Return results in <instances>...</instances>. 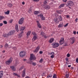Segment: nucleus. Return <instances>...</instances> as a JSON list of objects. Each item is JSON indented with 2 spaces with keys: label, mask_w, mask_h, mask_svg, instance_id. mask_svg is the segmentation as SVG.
I'll use <instances>...</instances> for the list:
<instances>
[{
  "label": "nucleus",
  "mask_w": 78,
  "mask_h": 78,
  "mask_svg": "<svg viewBox=\"0 0 78 78\" xmlns=\"http://www.w3.org/2000/svg\"><path fill=\"white\" fill-rule=\"evenodd\" d=\"M48 0H47L44 2V4H45V7H44V8H45V9H49L50 8V7L49 6V5H46V4H47L48 3Z\"/></svg>",
  "instance_id": "1"
},
{
  "label": "nucleus",
  "mask_w": 78,
  "mask_h": 78,
  "mask_svg": "<svg viewBox=\"0 0 78 78\" xmlns=\"http://www.w3.org/2000/svg\"><path fill=\"white\" fill-rule=\"evenodd\" d=\"M12 61H13V59L12 57H10L9 60L6 61L5 63L7 65H9L12 62Z\"/></svg>",
  "instance_id": "2"
},
{
  "label": "nucleus",
  "mask_w": 78,
  "mask_h": 78,
  "mask_svg": "<svg viewBox=\"0 0 78 78\" xmlns=\"http://www.w3.org/2000/svg\"><path fill=\"white\" fill-rule=\"evenodd\" d=\"M33 35H34V37L32 39V41H35V40H36L37 39V34L35 32H33L32 33Z\"/></svg>",
  "instance_id": "3"
},
{
  "label": "nucleus",
  "mask_w": 78,
  "mask_h": 78,
  "mask_svg": "<svg viewBox=\"0 0 78 78\" xmlns=\"http://www.w3.org/2000/svg\"><path fill=\"white\" fill-rule=\"evenodd\" d=\"M52 45L53 48H56L59 46V44L58 43L54 42L52 44Z\"/></svg>",
  "instance_id": "4"
},
{
  "label": "nucleus",
  "mask_w": 78,
  "mask_h": 78,
  "mask_svg": "<svg viewBox=\"0 0 78 78\" xmlns=\"http://www.w3.org/2000/svg\"><path fill=\"white\" fill-rule=\"evenodd\" d=\"M36 58L33 54H30V60L31 61L32 60H36Z\"/></svg>",
  "instance_id": "5"
},
{
  "label": "nucleus",
  "mask_w": 78,
  "mask_h": 78,
  "mask_svg": "<svg viewBox=\"0 0 78 78\" xmlns=\"http://www.w3.org/2000/svg\"><path fill=\"white\" fill-rule=\"evenodd\" d=\"M69 40L70 41V44H73L75 42V38L74 37L70 38Z\"/></svg>",
  "instance_id": "6"
},
{
  "label": "nucleus",
  "mask_w": 78,
  "mask_h": 78,
  "mask_svg": "<svg viewBox=\"0 0 78 78\" xmlns=\"http://www.w3.org/2000/svg\"><path fill=\"white\" fill-rule=\"evenodd\" d=\"M24 22V18H21L20 19V20L19 22V24H20V25H22V24H23V23Z\"/></svg>",
  "instance_id": "7"
},
{
  "label": "nucleus",
  "mask_w": 78,
  "mask_h": 78,
  "mask_svg": "<svg viewBox=\"0 0 78 78\" xmlns=\"http://www.w3.org/2000/svg\"><path fill=\"white\" fill-rule=\"evenodd\" d=\"M38 16H40L42 20H45V16H44V15L42 14H41L39 15H38Z\"/></svg>",
  "instance_id": "8"
},
{
  "label": "nucleus",
  "mask_w": 78,
  "mask_h": 78,
  "mask_svg": "<svg viewBox=\"0 0 78 78\" xmlns=\"http://www.w3.org/2000/svg\"><path fill=\"white\" fill-rule=\"evenodd\" d=\"M25 55V52L24 51H21L20 53V57H23Z\"/></svg>",
  "instance_id": "9"
},
{
  "label": "nucleus",
  "mask_w": 78,
  "mask_h": 78,
  "mask_svg": "<svg viewBox=\"0 0 78 78\" xmlns=\"http://www.w3.org/2000/svg\"><path fill=\"white\" fill-rule=\"evenodd\" d=\"M68 4L69 6H73L74 3L72 1H69L68 2Z\"/></svg>",
  "instance_id": "10"
},
{
  "label": "nucleus",
  "mask_w": 78,
  "mask_h": 78,
  "mask_svg": "<svg viewBox=\"0 0 78 78\" xmlns=\"http://www.w3.org/2000/svg\"><path fill=\"white\" fill-rule=\"evenodd\" d=\"M26 72V69L25 68L22 71V77H24L25 76Z\"/></svg>",
  "instance_id": "11"
},
{
  "label": "nucleus",
  "mask_w": 78,
  "mask_h": 78,
  "mask_svg": "<svg viewBox=\"0 0 78 78\" xmlns=\"http://www.w3.org/2000/svg\"><path fill=\"white\" fill-rule=\"evenodd\" d=\"M14 33H15V31L14 30L11 31L7 35L8 36H11V35H12V34H14Z\"/></svg>",
  "instance_id": "12"
},
{
  "label": "nucleus",
  "mask_w": 78,
  "mask_h": 78,
  "mask_svg": "<svg viewBox=\"0 0 78 78\" xmlns=\"http://www.w3.org/2000/svg\"><path fill=\"white\" fill-rule=\"evenodd\" d=\"M64 38L62 37L61 38V39L60 40V41H59L60 44L61 45H62L63 44V43H64Z\"/></svg>",
  "instance_id": "13"
},
{
  "label": "nucleus",
  "mask_w": 78,
  "mask_h": 78,
  "mask_svg": "<svg viewBox=\"0 0 78 78\" xmlns=\"http://www.w3.org/2000/svg\"><path fill=\"white\" fill-rule=\"evenodd\" d=\"M39 49H40V47L38 46L37 47L36 49L34 51V52L35 53H37V52H38V51L39 50Z\"/></svg>",
  "instance_id": "14"
},
{
  "label": "nucleus",
  "mask_w": 78,
  "mask_h": 78,
  "mask_svg": "<svg viewBox=\"0 0 78 78\" xmlns=\"http://www.w3.org/2000/svg\"><path fill=\"white\" fill-rule=\"evenodd\" d=\"M10 67L11 69H12L13 71H16V68H15V66H11Z\"/></svg>",
  "instance_id": "15"
},
{
  "label": "nucleus",
  "mask_w": 78,
  "mask_h": 78,
  "mask_svg": "<svg viewBox=\"0 0 78 78\" xmlns=\"http://www.w3.org/2000/svg\"><path fill=\"white\" fill-rule=\"evenodd\" d=\"M37 25L38 27H39V28H41V24L39 23V22L37 21Z\"/></svg>",
  "instance_id": "16"
},
{
  "label": "nucleus",
  "mask_w": 78,
  "mask_h": 78,
  "mask_svg": "<svg viewBox=\"0 0 78 78\" xmlns=\"http://www.w3.org/2000/svg\"><path fill=\"white\" fill-rule=\"evenodd\" d=\"M19 26L18 24H16L15 26V29L16 30L17 32H18L19 31V28H18Z\"/></svg>",
  "instance_id": "17"
},
{
  "label": "nucleus",
  "mask_w": 78,
  "mask_h": 78,
  "mask_svg": "<svg viewBox=\"0 0 78 78\" xmlns=\"http://www.w3.org/2000/svg\"><path fill=\"white\" fill-rule=\"evenodd\" d=\"M3 71H1L0 72V78H2L3 76Z\"/></svg>",
  "instance_id": "18"
},
{
  "label": "nucleus",
  "mask_w": 78,
  "mask_h": 78,
  "mask_svg": "<svg viewBox=\"0 0 78 78\" xmlns=\"http://www.w3.org/2000/svg\"><path fill=\"white\" fill-rule=\"evenodd\" d=\"M7 6L9 8H12V5L11 3H9L7 5Z\"/></svg>",
  "instance_id": "19"
},
{
  "label": "nucleus",
  "mask_w": 78,
  "mask_h": 78,
  "mask_svg": "<svg viewBox=\"0 0 78 78\" xmlns=\"http://www.w3.org/2000/svg\"><path fill=\"white\" fill-rule=\"evenodd\" d=\"M65 5V4H63L60 5L58 9H60L61 8H62V7H64V5Z\"/></svg>",
  "instance_id": "20"
},
{
  "label": "nucleus",
  "mask_w": 78,
  "mask_h": 78,
  "mask_svg": "<svg viewBox=\"0 0 78 78\" xmlns=\"http://www.w3.org/2000/svg\"><path fill=\"white\" fill-rule=\"evenodd\" d=\"M23 32H22L20 33V34L19 35V38H20V37H22V36H23V34H23Z\"/></svg>",
  "instance_id": "21"
},
{
  "label": "nucleus",
  "mask_w": 78,
  "mask_h": 78,
  "mask_svg": "<svg viewBox=\"0 0 78 78\" xmlns=\"http://www.w3.org/2000/svg\"><path fill=\"white\" fill-rule=\"evenodd\" d=\"M31 32L30 31H29L26 34L27 37H28L30 35V34H31Z\"/></svg>",
  "instance_id": "22"
},
{
  "label": "nucleus",
  "mask_w": 78,
  "mask_h": 78,
  "mask_svg": "<svg viewBox=\"0 0 78 78\" xmlns=\"http://www.w3.org/2000/svg\"><path fill=\"white\" fill-rule=\"evenodd\" d=\"M53 41H54V38H51L49 41V43H52V42H53Z\"/></svg>",
  "instance_id": "23"
},
{
  "label": "nucleus",
  "mask_w": 78,
  "mask_h": 78,
  "mask_svg": "<svg viewBox=\"0 0 78 78\" xmlns=\"http://www.w3.org/2000/svg\"><path fill=\"white\" fill-rule=\"evenodd\" d=\"M25 29V27H21L20 28V31H23Z\"/></svg>",
  "instance_id": "24"
},
{
  "label": "nucleus",
  "mask_w": 78,
  "mask_h": 78,
  "mask_svg": "<svg viewBox=\"0 0 78 78\" xmlns=\"http://www.w3.org/2000/svg\"><path fill=\"white\" fill-rule=\"evenodd\" d=\"M39 13V11H35L34 12V14H35V15H37Z\"/></svg>",
  "instance_id": "25"
},
{
  "label": "nucleus",
  "mask_w": 78,
  "mask_h": 78,
  "mask_svg": "<svg viewBox=\"0 0 78 78\" xmlns=\"http://www.w3.org/2000/svg\"><path fill=\"white\" fill-rule=\"evenodd\" d=\"M66 78H69V73H67L66 75Z\"/></svg>",
  "instance_id": "26"
},
{
  "label": "nucleus",
  "mask_w": 78,
  "mask_h": 78,
  "mask_svg": "<svg viewBox=\"0 0 78 78\" xmlns=\"http://www.w3.org/2000/svg\"><path fill=\"white\" fill-rule=\"evenodd\" d=\"M63 27V24H60L58 26V28H61Z\"/></svg>",
  "instance_id": "27"
},
{
  "label": "nucleus",
  "mask_w": 78,
  "mask_h": 78,
  "mask_svg": "<svg viewBox=\"0 0 78 78\" xmlns=\"http://www.w3.org/2000/svg\"><path fill=\"white\" fill-rule=\"evenodd\" d=\"M4 13L5 14H9V11H8L6 12H5Z\"/></svg>",
  "instance_id": "28"
},
{
  "label": "nucleus",
  "mask_w": 78,
  "mask_h": 78,
  "mask_svg": "<svg viewBox=\"0 0 78 78\" xmlns=\"http://www.w3.org/2000/svg\"><path fill=\"white\" fill-rule=\"evenodd\" d=\"M50 77H52V74H50V75H48L47 76V78H50Z\"/></svg>",
  "instance_id": "29"
},
{
  "label": "nucleus",
  "mask_w": 78,
  "mask_h": 78,
  "mask_svg": "<svg viewBox=\"0 0 78 78\" xmlns=\"http://www.w3.org/2000/svg\"><path fill=\"white\" fill-rule=\"evenodd\" d=\"M59 18L60 21H61L62 20V17H61V16H59Z\"/></svg>",
  "instance_id": "30"
},
{
  "label": "nucleus",
  "mask_w": 78,
  "mask_h": 78,
  "mask_svg": "<svg viewBox=\"0 0 78 78\" xmlns=\"http://www.w3.org/2000/svg\"><path fill=\"white\" fill-rule=\"evenodd\" d=\"M5 17L4 16H0V20H2V19H4Z\"/></svg>",
  "instance_id": "31"
},
{
  "label": "nucleus",
  "mask_w": 78,
  "mask_h": 78,
  "mask_svg": "<svg viewBox=\"0 0 78 78\" xmlns=\"http://www.w3.org/2000/svg\"><path fill=\"white\" fill-rule=\"evenodd\" d=\"M5 47L6 48L7 47H8V44H6L5 46Z\"/></svg>",
  "instance_id": "32"
},
{
  "label": "nucleus",
  "mask_w": 78,
  "mask_h": 78,
  "mask_svg": "<svg viewBox=\"0 0 78 78\" xmlns=\"http://www.w3.org/2000/svg\"><path fill=\"white\" fill-rule=\"evenodd\" d=\"M41 36H44V33L43 32H41Z\"/></svg>",
  "instance_id": "33"
},
{
  "label": "nucleus",
  "mask_w": 78,
  "mask_h": 78,
  "mask_svg": "<svg viewBox=\"0 0 78 78\" xmlns=\"http://www.w3.org/2000/svg\"><path fill=\"white\" fill-rule=\"evenodd\" d=\"M58 20V19L56 18L54 19V21L55 22H57V21Z\"/></svg>",
  "instance_id": "34"
},
{
  "label": "nucleus",
  "mask_w": 78,
  "mask_h": 78,
  "mask_svg": "<svg viewBox=\"0 0 78 78\" xmlns=\"http://www.w3.org/2000/svg\"><path fill=\"white\" fill-rule=\"evenodd\" d=\"M13 75H14V76H17V73H13Z\"/></svg>",
  "instance_id": "35"
},
{
  "label": "nucleus",
  "mask_w": 78,
  "mask_h": 78,
  "mask_svg": "<svg viewBox=\"0 0 78 78\" xmlns=\"http://www.w3.org/2000/svg\"><path fill=\"white\" fill-rule=\"evenodd\" d=\"M27 63H28V64H31V63L30 62V60H27Z\"/></svg>",
  "instance_id": "36"
},
{
  "label": "nucleus",
  "mask_w": 78,
  "mask_h": 78,
  "mask_svg": "<svg viewBox=\"0 0 78 78\" xmlns=\"http://www.w3.org/2000/svg\"><path fill=\"white\" fill-rule=\"evenodd\" d=\"M23 68V66H22L19 69L20 70H22Z\"/></svg>",
  "instance_id": "37"
},
{
  "label": "nucleus",
  "mask_w": 78,
  "mask_h": 78,
  "mask_svg": "<svg viewBox=\"0 0 78 78\" xmlns=\"http://www.w3.org/2000/svg\"><path fill=\"white\" fill-rule=\"evenodd\" d=\"M3 23L4 24H7V21H3Z\"/></svg>",
  "instance_id": "38"
},
{
  "label": "nucleus",
  "mask_w": 78,
  "mask_h": 78,
  "mask_svg": "<svg viewBox=\"0 0 78 78\" xmlns=\"http://www.w3.org/2000/svg\"><path fill=\"white\" fill-rule=\"evenodd\" d=\"M3 36L4 37H7V34H5L3 35Z\"/></svg>",
  "instance_id": "39"
},
{
  "label": "nucleus",
  "mask_w": 78,
  "mask_h": 78,
  "mask_svg": "<svg viewBox=\"0 0 78 78\" xmlns=\"http://www.w3.org/2000/svg\"><path fill=\"white\" fill-rule=\"evenodd\" d=\"M42 61H43V59L42 58L40 60L39 62H42Z\"/></svg>",
  "instance_id": "40"
},
{
  "label": "nucleus",
  "mask_w": 78,
  "mask_h": 78,
  "mask_svg": "<svg viewBox=\"0 0 78 78\" xmlns=\"http://www.w3.org/2000/svg\"><path fill=\"white\" fill-rule=\"evenodd\" d=\"M50 55H55V52H52L51 53Z\"/></svg>",
  "instance_id": "41"
},
{
  "label": "nucleus",
  "mask_w": 78,
  "mask_h": 78,
  "mask_svg": "<svg viewBox=\"0 0 78 78\" xmlns=\"http://www.w3.org/2000/svg\"><path fill=\"white\" fill-rule=\"evenodd\" d=\"M36 63H35V62H33L32 63V65H33V66H36Z\"/></svg>",
  "instance_id": "42"
},
{
  "label": "nucleus",
  "mask_w": 78,
  "mask_h": 78,
  "mask_svg": "<svg viewBox=\"0 0 78 78\" xmlns=\"http://www.w3.org/2000/svg\"><path fill=\"white\" fill-rule=\"evenodd\" d=\"M68 25H69V23H67L66 24H65L64 25V27H67Z\"/></svg>",
  "instance_id": "43"
},
{
  "label": "nucleus",
  "mask_w": 78,
  "mask_h": 78,
  "mask_svg": "<svg viewBox=\"0 0 78 78\" xmlns=\"http://www.w3.org/2000/svg\"><path fill=\"white\" fill-rule=\"evenodd\" d=\"M67 57H68V58L70 56V54L68 53L67 55Z\"/></svg>",
  "instance_id": "44"
},
{
  "label": "nucleus",
  "mask_w": 78,
  "mask_h": 78,
  "mask_svg": "<svg viewBox=\"0 0 78 78\" xmlns=\"http://www.w3.org/2000/svg\"><path fill=\"white\" fill-rule=\"evenodd\" d=\"M65 60L66 61H68V60H69V58H66Z\"/></svg>",
  "instance_id": "45"
},
{
  "label": "nucleus",
  "mask_w": 78,
  "mask_h": 78,
  "mask_svg": "<svg viewBox=\"0 0 78 78\" xmlns=\"http://www.w3.org/2000/svg\"><path fill=\"white\" fill-rule=\"evenodd\" d=\"M12 21H13V20H9L10 23H12Z\"/></svg>",
  "instance_id": "46"
},
{
  "label": "nucleus",
  "mask_w": 78,
  "mask_h": 78,
  "mask_svg": "<svg viewBox=\"0 0 78 78\" xmlns=\"http://www.w3.org/2000/svg\"><path fill=\"white\" fill-rule=\"evenodd\" d=\"M13 49L14 50H16V49H17V48L16 47H14L13 48Z\"/></svg>",
  "instance_id": "47"
},
{
  "label": "nucleus",
  "mask_w": 78,
  "mask_h": 78,
  "mask_svg": "<svg viewBox=\"0 0 78 78\" xmlns=\"http://www.w3.org/2000/svg\"><path fill=\"white\" fill-rule=\"evenodd\" d=\"M76 62L77 63H78V58H77L76 60Z\"/></svg>",
  "instance_id": "48"
},
{
  "label": "nucleus",
  "mask_w": 78,
  "mask_h": 78,
  "mask_svg": "<svg viewBox=\"0 0 78 78\" xmlns=\"http://www.w3.org/2000/svg\"><path fill=\"white\" fill-rule=\"evenodd\" d=\"M39 53L40 54H42V53H43V51H40L39 52Z\"/></svg>",
  "instance_id": "49"
},
{
  "label": "nucleus",
  "mask_w": 78,
  "mask_h": 78,
  "mask_svg": "<svg viewBox=\"0 0 78 78\" xmlns=\"http://www.w3.org/2000/svg\"><path fill=\"white\" fill-rule=\"evenodd\" d=\"M54 57V55H52L51 56V58H53Z\"/></svg>",
  "instance_id": "50"
},
{
  "label": "nucleus",
  "mask_w": 78,
  "mask_h": 78,
  "mask_svg": "<svg viewBox=\"0 0 78 78\" xmlns=\"http://www.w3.org/2000/svg\"><path fill=\"white\" fill-rule=\"evenodd\" d=\"M66 17L67 18H69L70 17V16L69 15H67L66 16Z\"/></svg>",
  "instance_id": "51"
},
{
  "label": "nucleus",
  "mask_w": 78,
  "mask_h": 78,
  "mask_svg": "<svg viewBox=\"0 0 78 78\" xmlns=\"http://www.w3.org/2000/svg\"><path fill=\"white\" fill-rule=\"evenodd\" d=\"M16 76H18V77H19V78H20V75H18L17 74V75Z\"/></svg>",
  "instance_id": "52"
},
{
  "label": "nucleus",
  "mask_w": 78,
  "mask_h": 78,
  "mask_svg": "<svg viewBox=\"0 0 78 78\" xmlns=\"http://www.w3.org/2000/svg\"><path fill=\"white\" fill-rule=\"evenodd\" d=\"M64 46H67V44L66 43H64Z\"/></svg>",
  "instance_id": "53"
},
{
  "label": "nucleus",
  "mask_w": 78,
  "mask_h": 78,
  "mask_svg": "<svg viewBox=\"0 0 78 78\" xmlns=\"http://www.w3.org/2000/svg\"><path fill=\"white\" fill-rule=\"evenodd\" d=\"M3 26V24L2 23H0V27H2Z\"/></svg>",
  "instance_id": "54"
},
{
  "label": "nucleus",
  "mask_w": 78,
  "mask_h": 78,
  "mask_svg": "<svg viewBox=\"0 0 78 78\" xmlns=\"http://www.w3.org/2000/svg\"><path fill=\"white\" fill-rule=\"evenodd\" d=\"M76 22H77V21H78V19L77 18H76L75 20Z\"/></svg>",
  "instance_id": "55"
},
{
  "label": "nucleus",
  "mask_w": 78,
  "mask_h": 78,
  "mask_svg": "<svg viewBox=\"0 0 78 78\" xmlns=\"http://www.w3.org/2000/svg\"><path fill=\"white\" fill-rule=\"evenodd\" d=\"M73 33L74 34H76V31H74L73 32Z\"/></svg>",
  "instance_id": "56"
},
{
  "label": "nucleus",
  "mask_w": 78,
  "mask_h": 78,
  "mask_svg": "<svg viewBox=\"0 0 78 78\" xmlns=\"http://www.w3.org/2000/svg\"><path fill=\"white\" fill-rule=\"evenodd\" d=\"M35 2H39V0H33Z\"/></svg>",
  "instance_id": "57"
},
{
  "label": "nucleus",
  "mask_w": 78,
  "mask_h": 78,
  "mask_svg": "<svg viewBox=\"0 0 78 78\" xmlns=\"http://www.w3.org/2000/svg\"><path fill=\"white\" fill-rule=\"evenodd\" d=\"M63 1L64 2H66L67 1V0H63Z\"/></svg>",
  "instance_id": "58"
},
{
  "label": "nucleus",
  "mask_w": 78,
  "mask_h": 78,
  "mask_svg": "<svg viewBox=\"0 0 78 78\" xmlns=\"http://www.w3.org/2000/svg\"><path fill=\"white\" fill-rule=\"evenodd\" d=\"M53 78H57L56 77L55 75H54L53 76Z\"/></svg>",
  "instance_id": "59"
},
{
  "label": "nucleus",
  "mask_w": 78,
  "mask_h": 78,
  "mask_svg": "<svg viewBox=\"0 0 78 78\" xmlns=\"http://www.w3.org/2000/svg\"><path fill=\"white\" fill-rule=\"evenodd\" d=\"M0 46L1 48H2V47H3V45H0Z\"/></svg>",
  "instance_id": "60"
},
{
  "label": "nucleus",
  "mask_w": 78,
  "mask_h": 78,
  "mask_svg": "<svg viewBox=\"0 0 78 78\" xmlns=\"http://www.w3.org/2000/svg\"><path fill=\"white\" fill-rule=\"evenodd\" d=\"M23 5H25V2H23L22 3Z\"/></svg>",
  "instance_id": "61"
},
{
  "label": "nucleus",
  "mask_w": 78,
  "mask_h": 78,
  "mask_svg": "<svg viewBox=\"0 0 78 78\" xmlns=\"http://www.w3.org/2000/svg\"><path fill=\"white\" fill-rule=\"evenodd\" d=\"M71 67V65H68V67Z\"/></svg>",
  "instance_id": "62"
},
{
  "label": "nucleus",
  "mask_w": 78,
  "mask_h": 78,
  "mask_svg": "<svg viewBox=\"0 0 78 78\" xmlns=\"http://www.w3.org/2000/svg\"><path fill=\"white\" fill-rule=\"evenodd\" d=\"M25 78H30V77H28V76H27Z\"/></svg>",
  "instance_id": "63"
},
{
  "label": "nucleus",
  "mask_w": 78,
  "mask_h": 78,
  "mask_svg": "<svg viewBox=\"0 0 78 78\" xmlns=\"http://www.w3.org/2000/svg\"><path fill=\"white\" fill-rule=\"evenodd\" d=\"M44 38H47V37H46L45 36H44Z\"/></svg>",
  "instance_id": "64"
}]
</instances>
